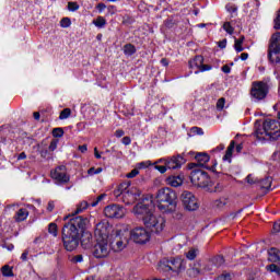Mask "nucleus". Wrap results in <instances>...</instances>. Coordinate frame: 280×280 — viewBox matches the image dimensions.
Wrapping results in <instances>:
<instances>
[{"mask_svg": "<svg viewBox=\"0 0 280 280\" xmlns=\"http://www.w3.org/2000/svg\"><path fill=\"white\" fill-rule=\"evenodd\" d=\"M266 270L268 272H276V275H278V277H280V267L278 265L271 264L266 266Z\"/></svg>", "mask_w": 280, "mask_h": 280, "instance_id": "nucleus-34", "label": "nucleus"}, {"mask_svg": "<svg viewBox=\"0 0 280 280\" xmlns=\"http://www.w3.org/2000/svg\"><path fill=\"white\" fill-rule=\"evenodd\" d=\"M126 238H121L119 232L116 233L114 240L109 244V248L114 250V253H121L126 248Z\"/></svg>", "mask_w": 280, "mask_h": 280, "instance_id": "nucleus-17", "label": "nucleus"}, {"mask_svg": "<svg viewBox=\"0 0 280 280\" xmlns=\"http://www.w3.org/2000/svg\"><path fill=\"white\" fill-rule=\"evenodd\" d=\"M130 238L136 244H145L147 242H150V232H148V230L144 228H136L131 230Z\"/></svg>", "mask_w": 280, "mask_h": 280, "instance_id": "nucleus-12", "label": "nucleus"}, {"mask_svg": "<svg viewBox=\"0 0 280 280\" xmlns=\"http://www.w3.org/2000/svg\"><path fill=\"white\" fill-rule=\"evenodd\" d=\"M184 209L186 211H196L198 209V199L191 194V191H184L180 196Z\"/></svg>", "mask_w": 280, "mask_h": 280, "instance_id": "nucleus-11", "label": "nucleus"}, {"mask_svg": "<svg viewBox=\"0 0 280 280\" xmlns=\"http://www.w3.org/2000/svg\"><path fill=\"white\" fill-rule=\"evenodd\" d=\"M48 233H50V235H54V237H58V224L50 223L48 225Z\"/></svg>", "mask_w": 280, "mask_h": 280, "instance_id": "nucleus-37", "label": "nucleus"}, {"mask_svg": "<svg viewBox=\"0 0 280 280\" xmlns=\"http://www.w3.org/2000/svg\"><path fill=\"white\" fill-rule=\"evenodd\" d=\"M84 257L82 255H77L71 259L72 264H82Z\"/></svg>", "mask_w": 280, "mask_h": 280, "instance_id": "nucleus-51", "label": "nucleus"}, {"mask_svg": "<svg viewBox=\"0 0 280 280\" xmlns=\"http://www.w3.org/2000/svg\"><path fill=\"white\" fill-rule=\"evenodd\" d=\"M144 226L159 235L165 229V219L163 217H156L154 212H151L147 218L142 219Z\"/></svg>", "mask_w": 280, "mask_h": 280, "instance_id": "nucleus-7", "label": "nucleus"}, {"mask_svg": "<svg viewBox=\"0 0 280 280\" xmlns=\"http://www.w3.org/2000/svg\"><path fill=\"white\" fill-rule=\"evenodd\" d=\"M96 10H98V12H104V10H106V5L104 4V2H100L96 5Z\"/></svg>", "mask_w": 280, "mask_h": 280, "instance_id": "nucleus-59", "label": "nucleus"}, {"mask_svg": "<svg viewBox=\"0 0 280 280\" xmlns=\"http://www.w3.org/2000/svg\"><path fill=\"white\" fill-rule=\"evenodd\" d=\"M63 136H65V129L60 127L52 129V137H55V139H60Z\"/></svg>", "mask_w": 280, "mask_h": 280, "instance_id": "nucleus-38", "label": "nucleus"}, {"mask_svg": "<svg viewBox=\"0 0 280 280\" xmlns=\"http://www.w3.org/2000/svg\"><path fill=\"white\" fill-rule=\"evenodd\" d=\"M104 214L106 218H124L126 215V209L117 203L105 207Z\"/></svg>", "mask_w": 280, "mask_h": 280, "instance_id": "nucleus-13", "label": "nucleus"}, {"mask_svg": "<svg viewBox=\"0 0 280 280\" xmlns=\"http://www.w3.org/2000/svg\"><path fill=\"white\" fill-rule=\"evenodd\" d=\"M170 270L172 272H177V275L179 272H183V270H185L186 266H185V260L180 259V258H173L170 260Z\"/></svg>", "mask_w": 280, "mask_h": 280, "instance_id": "nucleus-18", "label": "nucleus"}, {"mask_svg": "<svg viewBox=\"0 0 280 280\" xmlns=\"http://www.w3.org/2000/svg\"><path fill=\"white\" fill-rule=\"evenodd\" d=\"M212 67L210 65L201 63L199 71H211Z\"/></svg>", "mask_w": 280, "mask_h": 280, "instance_id": "nucleus-56", "label": "nucleus"}, {"mask_svg": "<svg viewBox=\"0 0 280 280\" xmlns=\"http://www.w3.org/2000/svg\"><path fill=\"white\" fill-rule=\"evenodd\" d=\"M130 182H122L117 188L120 190V192L126 194L128 189H130Z\"/></svg>", "mask_w": 280, "mask_h": 280, "instance_id": "nucleus-39", "label": "nucleus"}, {"mask_svg": "<svg viewBox=\"0 0 280 280\" xmlns=\"http://www.w3.org/2000/svg\"><path fill=\"white\" fill-rule=\"evenodd\" d=\"M210 156L207 153H197L195 155V160L197 163H189L188 170H198V167H206L207 163L210 161Z\"/></svg>", "mask_w": 280, "mask_h": 280, "instance_id": "nucleus-16", "label": "nucleus"}, {"mask_svg": "<svg viewBox=\"0 0 280 280\" xmlns=\"http://www.w3.org/2000/svg\"><path fill=\"white\" fill-rule=\"evenodd\" d=\"M63 226L61 230V242L63 248L69 253L75 250L78 246L82 248H91L93 246V234L86 230L89 226V219L84 217H69L63 218Z\"/></svg>", "mask_w": 280, "mask_h": 280, "instance_id": "nucleus-1", "label": "nucleus"}, {"mask_svg": "<svg viewBox=\"0 0 280 280\" xmlns=\"http://www.w3.org/2000/svg\"><path fill=\"white\" fill-rule=\"evenodd\" d=\"M55 208H56V205L54 203V201H49L47 206V211L51 213V211H54Z\"/></svg>", "mask_w": 280, "mask_h": 280, "instance_id": "nucleus-60", "label": "nucleus"}, {"mask_svg": "<svg viewBox=\"0 0 280 280\" xmlns=\"http://www.w3.org/2000/svg\"><path fill=\"white\" fill-rule=\"evenodd\" d=\"M186 257H187L190 261H194V259H196V257H198V249H196V248H190V249L186 253Z\"/></svg>", "mask_w": 280, "mask_h": 280, "instance_id": "nucleus-36", "label": "nucleus"}, {"mask_svg": "<svg viewBox=\"0 0 280 280\" xmlns=\"http://www.w3.org/2000/svg\"><path fill=\"white\" fill-rule=\"evenodd\" d=\"M250 95L254 100L261 102V100H266L268 95V83L264 81H255L252 84Z\"/></svg>", "mask_w": 280, "mask_h": 280, "instance_id": "nucleus-9", "label": "nucleus"}, {"mask_svg": "<svg viewBox=\"0 0 280 280\" xmlns=\"http://www.w3.org/2000/svg\"><path fill=\"white\" fill-rule=\"evenodd\" d=\"M130 194H132L133 195V202H137V200H142L141 199V190L139 189V188H137V187H131L130 188Z\"/></svg>", "mask_w": 280, "mask_h": 280, "instance_id": "nucleus-33", "label": "nucleus"}, {"mask_svg": "<svg viewBox=\"0 0 280 280\" xmlns=\"http://www.w3.org/2000/svg\"><path fill=\"white\" fill-rule=\"evenodd\" d=\"M88 208H89V202L82 201L77 207V210L72 214H68L69 220H71V218H80V215H78V213H82V211H84V209H88Z\"/></svg>", "mask_w": 280, "mask_h": 280, "instance_id": "nucleus-23", "label": "nucleus"}, {"mask_svg": "<svg viewBox=\"0 0 280 280\" xmlns=\"http://www.w3.org/2000/svg\"><path fill=\"white\" fill-rule=\"evenodd\" d=\"M66 167L63 165L58 166L54 172H51V178H54V180H57V183H59V185H67V183H69L70 177L69 175H67V173L65 172Z\"/></svg>", "mask_w": 280, "mask_h": 280, "instance_id": "nucleus-15", "label": "nucleus"}, {"mask_svg": "<svg viewBox=\"0 0 280 280\" xmlns=\"http://www.w3.org/2000/svg\"><path fill=\"white\" fill-rule=\"evenodd\" d=\"M158 202L165 203L170 208V211H176V205H178V195L174 189L166 187L158 190L155 196Z\"/></svg>", "mask_w": 280, "mask_h": 280, "instance_id": "nucleus-3", "label": "nucleus"}, {"mask_svg": "<svg viewBox=\"0 0 280 280\" xmlns=\"http://www.w3.org/2000/svg\"><path fill=\"white\" fill-rule=\"evenodd\" d=\"M244 40H245L244 36H241L238 39L235 38L234 49L235 51H237V54L244 51V48L242 47V45H244Z\"/></svg>", "mask_w": 280, "mask_h": 280, "instance_id": "nucleus-30", "label": "nucleus"}, {"mask_svg": "<svg viewBox=\"0 0 280 280\" xmlns=\"http://www.w3.org/2000/svg\"><path fill=\"white\" fill-rule=\"evenodd\" d=\"M139 174V170L138 168H133L130 173H128L126 176L128 178H135L136 176H138Z\"/></svg>", "mask_w": 280, "mask_h": 280, "instance_id": "nucleus-54", "label": "nucleus"}, {"mask_svg": "<svg viewBox=\"0 0 280 280\" xmlns=\"http://www.w3.org/2000/svg\"><path fill=\"white\" fill-rule=\"evenodd\" d=\"M68 10H70V12H75L77 10H80V5L78 2H68Z\"/></svg>", "mask_w": 280, "mask_h": 280, "instance_id": "nucleus-45", "label": "nucleus"}, {"mask_svg": "<svg viewBox=\"0 0 280 280\" xmlns=\"http://www.w3.org/2000/svg\"><path fill=\"white\" fill-rule=\"evenodd\" d=\"M225 205H226V199H223V201L222 199H219L215 201V207H218L219 209H222V207H225Z\"/></svg>", "mask_w": 280, "mask_h": 280, "instance_id": "nucleus-55", "label": "nucleus"}, {"mask_svg": "<svg viewBox=\"0 0 280 280\" xmlns=\"http://www.w3.org/2000/svg\"><path fill=\"white\" fill-rule=\"evenodd\" d=\"M203 63H205V57L200 55L196 56L194 60L189 61V66L191 69H194V67H197V69H200Z\"/></svg>", "mask_w": 280, "mask_h": 280, "instance_id": "nucleus-24", "label": "nucleus"}, {"mask_svg": "<svg viewBox=\"0 0 280 280\" xmlns=\"http://www.w3.org/2000/svg\"><path fill=\"white\" fill-rule=\"evenodd\" d=\"M213 264H211V260H209L208 264L205 265L203 267V272H211V270H213Z\"/></svg>", "mask_w": 280, "mask_h": 280, "instance_id": "nucleus-52", "label": "nucleus"}, {"mask_svg": "<svg viewBox=\"0 0 280 280\" xmlns=\"http://www.w3.org/2000/svg\"><path fill=\"white\" fill-rule=\"evenodd\" d=\"M61 27H70L71 26V19L62 18L60 21Z\"/></svg>", "mask_w": 280, "mask_h": 280, "instance_id": "nucleus-47", "label": "nucleus"}, {"mask_svg": "<svg viewBox=\"0 0 280 280\" xmlns=\"http://www.w3.org/2000/svg\"><path fill=\"white\" fill-rule=\"evenodd\" d=\"M268 60L272 65L280 62V32L271 35L268 46Z\"/></svg>", "mask_w": 280, "mask_h": 280, "instance_id": "nucleus-6", "label": "nucleus"}, {"mask_svg": "<svg viewBox=\"0 0 280 280\" xmlns=\"http://www.w3.org/2000/svg\"><path fill=\"white\" fill-rule=\"evenodd\" d=\"M273 231H275L276 233H280V223H279V222H275V223H273Z\"/></svg>", "mask_w": 280, "mask_h": 280, "instance_id": "nucleus-63", "label": "nucleus"}, {"mask_svg": "<svg viewBox=\"0 0 280 280\" xmlns=\"http://www.w3.org/2000/svg\"><path fill=\"white\" fill-rule=\"evenodd\" d=\"M190 132H191V135H199V136L205 135V131L200 127H192L190 129Z\"/></svg>", "mask_w": 280, "mask_h": 280, "instance_id": "nucleus-48", "label": "nucleus"}, {"mask_svg": "<svg viewBox=\"0 0 280 280\" xmlns=\"http://www.w3.org/2000/svg\"><path fill=\"white\" fill-rule=\"evenodd\" d=\"M200 268H202V264L200 260H197L194 262L192 267L187 270L188 277H190V279H196L200 277V275H205Z\"/></svg>", "mask_w": 280, "mask_h": 280, "instance_id": "nucleus-19", "label": "nucleus"}, {"mask_svg": "<svg viewBox=\"0 0 280 280\" xmlns=\"http://www.w3.org/2000/svg\"><path fill=\"white\" fill-rule=\"evenodd\" d=\"M154 211V202L150 198H142L135 207L133 212L138 220H144L153 213Z\"/></svg>", "mask_w": 280, "mask_h": 280, "instance_id": "nucleus-5", "label": "nucleus"}, {"mask_svg": "<svg viewBox=\"0 0 280 280\" xmlns=\"http://www.w3.org/2000/svg\"><path fill=\"white\" fill-rule=\"evenodd\" d=\"M171 265L170 259L164 258L160 261V270H163L164 272H170Z\"/></svg>", "mask_w": 280, "mask_h": 280, "instance_id": "nucleus-31", "label": "nucleus"}, {"mask_svg": "<svg viewBox=\"0 0 280 280\" xmlns=\"http://www.w3.org/2000/svg\"><path fill=\"white\" fill-rule=\"evenodd\" d=\"M71 117V108H65L60 112L59 119H69Z\"/></svg>", "mask_w": 280, "mask_h": 280, "instance_id": "nucleus-41", "label": "nucleus"}, {"mask_svg": "<svg viewBox=\"0 0 280 280\" xmlns=\"http://www.w3.org/2000/svg\"><path fill=\"white\" fill-rule=\"evenodd\" d=\"M56 148H58V139H52L48 147V150H50V152H54V150H56Z\"/></svg>", "mask_w": 280, "mask_h": 280, "instance_id": "nucleus-50", "label": "nucleus"}, {"mask_svg": "<svg viewBox=\"0 0 280 280\" xmlns=\"http://www.w3.org/2000/svg\"><path fill=\"white\" fill-rule=\"evenodd\" d=\"M126 135V132L124 131V129H118L115 132V137H117L118 139H121V137H124Z\"/></svg>", "mask_w": 280, "mask_h": 280, "instance_id": "nucleus-57", "label": "nucleus"}, {"mask_svg": "<svg viewBox=\"0 0 280 280\" xmlns=\"http://www.w3.org/2000/svg\"><path fill=\"white\" fill-rule=\"evenodd\" d=\"M218 46L220 47V49H225L226 48V39L219 42Z\"/></svg>", "mask_w": 280, "mask_h": 280, "instance_id": "nucleus-62", "label": "nucleus"}, {"mask_svg": "<svg viewBox=\"0 0 280 280\" xmlns=\"http://www.w3.org/2000/svg\"><path fill=\"white\" fill-rule=\"evenodd\" d=\"M215 280H233L231 273L223 271L220 276L215 278Z\"/></svg>", "mask_w": 280, "mask_h": 280, "instance_id": "nucleus-42", "label": "nucleus"}, {"mask_svg": "<svg viewBox=\"0 0 280 280\" xmlns=\"http://www.w3.org/2000/svg\"><path fill=\"white\" fill-rule=\"evenodd\" d=\"M27 215H30V211H27L25 208H22L15 213L14 220L15 222H25V220H27Z\"/></svg>", "mask_w": 280, "mask_h": 280, "instance_id": "nucleus-22", "label": "nucleus"}, {"mask_svg": "<svg viewBox=\"0 0 280 280\" xmlns=\"http://www.w3.org/2000/svg\"><path fill=\"white\" fill-rule=\"evenodd\" d=\"M93 24L96 27H104L106 25V19H104V16H97L96 20L93 21Z\"/></svg>", "mask_w": 280, "mask_h": 280, "instance_id": "nucleus-35", "label": "nucleus"}, {"mask_svg": "<svg viewBox=\"0 0 280 280\" xmlns=\"http://www.w3.org/2000/svg\"><path fill=\"white\" fill-rule=\"evenodd\" d=\"M183 175H171L166 180L171 187H180V185H183Z\"/></svg>", "mask_w": 280, "mask_h": 280, "instance_id": "nucleus-21", "label": "nucleus"}, {"mask_svg": "<svg viewBox=\"0 0 280 280\" xmlns=\"http://www.w3.org/2000/svg\"><path fill=\"white\" fill-rule=\"evenodd\" d=\"M110 253V245L108 240H96V244L92 248V255L96 259H104Z\"/></svg>", "mask_w": 280, "mask_h": 280, "instance_id": "nucleus-10", "label": "nucleus"}, {"mask_svg": "<svg viewBox=\"0 0 280 280\" xmlns=\"http://www.w3.org/2000/svg\"><path fill=\"white\" fill-rule=\"evenodd\" d=\"M254 135L260 141H280V125L277 120H256Z\"/></svg>", "mask_w": 280, "mask_h": 280, "instance_id": "nucleus-2", "label": "nucleus"}, {"mask_svg": "<svg viewBox=\"0 0 280 280\" xmlns=\"http://www.w3.org/2000/svg\"><path fill=\"white\" fill-rule=\"evenodd\" d=\"M121 201L125 202V205H135V198L130 192V188L122 195Z\"/></svg>", "mask_w": 280, "mask_h": 280, "instance_id": "nucleus-27", "label": "nucleus"}, {"mask_svg": "<svg viewBox=\"0 0 280 280\" xmlns=\"http://www.w3.org/2000/svg\"><path fill=\"white\" fill-rule=\"evenodd\" d=\"M221 70L223 71V73H231V67H229L228 65L223 66Z\"/></svg>", "mask_w": 280, "mask_h": 280, "instance_id": "nucleus-64", "label": "nucleus"}, {"mask_svg": "<svg viewBox=\"0 0 280 280\" xmlns=\"http://www.w3.org/2000/svg\"><path fill=\"white\" fill-rule=\"evenodd\" d=\"M259 183H260V188L266 189V194H268V191H270V188L272 187V177H266Z\"/></svg>", "mask_w": 280, "mask_h": 280, "instance_id": "nucleus-28", "label": "nucleus"}, {"mask_svg": "<svg viewBox=\"0 0 280 280\" xmlns=\"http://www.w3.org/2000/svg\"><path fill=\"white\" fill-rule=\"evenodd\" d=\"M2 275L3 277H14V272L12 271V268H10L8 265H4L2 267Z\"/></svg>", "mask_w": 280, "mask_h": 280, "instance_id": "nucleus-40", "label": "nucleus"}, {"mask_svg": "<svg viewBox=\"0 0 280 280\" xmlns=\"http://www.w3.org/2000/svg\"><path fill=\"white\" fill-rule=\"evenodd\" d=\"M190 182L196 187H209V173L202 171L201 168H195L190 173Z\"/></svg>", "mask_w": 280, "mask_h": 280, "instance_id": "nucleus-8", "label": "nucleus"}, {"mask_svg": "<svg viewBox=\"0 0 280 280\" xmlns=\"http://www.w3.org/2000/svg\"><path fill=\"white\" fill-rule=\"evenodd\" d=\"M164 25L167 27V30H174V27L178 25V22L174 20V18H168L164 21Z\"/></svg>", "mask_w": 280, "mask_h": 280, "instance_id": "nucleus-32", "label": "nucleus"}, {"mask_svg": "<svg viewBox=\"0 0 280 280\" xmlns=\"http://www.w3.org/2000/svg\"><path fill=\"white\" fill-rule=\"evenodd\" d=\"M160 163H164V165H155V170H158L160 174H165L167 170H179V167H183V165L187 163V160L183 154H177L168 159L160 160Z\"/></svg>", "mask_w": 280, "mask_h": 280, "instance_id": "nucleus-4", "label": "nucleus"}, {"mask_svg": "<svg viewBox=\"0 0 280 280\" xmlns=\"http://www.w3.org/2000/svg\"><path fill=\"white\" fill-rule=\"evenodd\" d=\"M223 30L228 33V34H233V32H235V28H233V26L231 25V22H225L223 24Z\"/></svg>", "mask_w": 280, "mask_h": 280, "instance_id": "nucleus-43", "label": "nucleus"}, {"mask_svg": "<svg viewBox=\"0 0 280 280\" xmlns=\"http://www.w3.org/2000/svg\"><path fill=\"white\" fill-rule=\"evenodd\" d=\"M114 196L118 200H121V198H124V192H121V190L119 188H117V189L114 190Z\"/></svg>", "mask_w": 280, "mask_h": 280, "instance_id": "nucleus-53", "label": "nucleus"}, {"mask_svg": "<svg viewBox=\"0 0 280 280\" xmlns=\"http://www.w3.org/2000/svg\"><path fill=\"white\" fill-rule=\"evenodd\" d=\"M124 54L126 56H135V54H137V47L132 44H126L124 46Z\"/></svg>", "mask_w": 280, "mask_h": 280, "instance_id": "nucleus-29", "label": "nucleus"}, {"mask_svg": "<svg viewBox=\"0 0 280 280\" xmlns=\"http://www.w3.org/2000/svg\"><path fill=\"white\" fill-rule=\"evenodd\" d=\"M233 150H235V141H231L223 156V161H229V163H231V159L233 156Z\"/></svg>", "mask_w": 280, "mask_h": 280, "instance_id": "nucleus-25", "label": "nucleus"}, {"mask_svg": "<svg viewBox=\"0 0 280 280\" xmlns=\"http://www.w3.org/2000/svg\"><path fill=\"white\" fill-rule=\"evenodd\" d=\"M225 261L226 260L224 259V256H222V255L214 256L210 259V264H213L215 268H220V267L224 266Z\"/></svg>", "mask_w": 280, "mask_h": 280, "instance_id": "nucleus-26", "label": "nucleus"}, {"mask_svg": "<svg viewBox=\"0 0 280 280\" xmlns=\"http://www.w3.org/2000/svg\"><path fill=\"white\" fill-rule=\"evenodd\" d=\"M121 141L124 145H130V143H132V140L128 136L124 137Z\"/></svg>", "mask_w": 280, "mask_h": 280, "instance_id": "nucleus-58", "label": "nucleus"}, {"mask_svg": "<svg viewBox=\"0 0 280 280\" xmlns=\"http://www.w3.org/2000/svg\"><path fill=\"white\" fill-rule=\"evenodd\" d=\"M103 171H104V168H102V167H98V168L91 167L88 170V174L90 176H93V174H102Z\"/></svg>", "mask_w": 280, "mask_h": 280, "instance_id": "nucleus-46", "label": "nucleus"}, {"mask_svg": "<svg viewBox=\"0 0 280 280\" xmlns=\"http://www.w3.org/2000/svg\"><path fill=\"white\" fill-rule=\"evenodd\" d=\"M268 261H271V264L280 261V250L277 247H271L268 250Z\"/></svg>", "mask_w": 280, "mask_h": 280, "instance_id": "nucleus-20", "label": "nucleus"}, {"mask_svg": "<svg viewBox=\"0 0 280 280\" xmlns=\"http://www.w3.org/2000/svg\"><path fill=\"white\" fill-rule=\"evenodd\" d=\"M108 233H110L108 221H101L95 225L94 236L96 240H108Z\"/></svg>", "mask_w": 280, "mask_h": 280, "instance_id": "nucleus-14", "label": "nucleus"}, {"mask_svg": "<svg viewBox=\"0 0 280 280\" xmlns=\"http://www.w3.org/2000/svg\"><path fill=\"white\" fill-rule=\"evenodd\" d=\"M224 104H226V98L224 97L219 98L217 102L218 110H222V108H224Z\"/></svg>", "mask_w": 280, "mask_h": 280, "instance_id": "nucleus-49", "label": "nucleus"}, {"mask_svg": "<svg viewBox=\"0 0 280 280\" xmlns=\"http://www.w3.org/2000/svg\"><path fill=\"white\" fill-rule=\"evenodd\" d=\"M104 198H106V194H102L100 195L96 200L92 201L90 205L91 207H97V205H100V202H102V200H104Z\"/></svg>", "mask_w": 280, "mask_h": 280, "instance_id": "nucleus-44", "label": "nucleus"}, {"mask_svg": "<svg viewBox=\"0 0 280 280\" xmlns=\"http://www.w3.org/2000/svg\"><path fill=\"white\" fill-rule=\"evenodd\" d=\"M246 182H247L249 185H255V183H257V180H255V179L253 178V175H248V176L246 177Z\"/></svg>", "mask_w": 280, "mask_h": 280, "instance_id": "nucleus-61", "label": "nucleus"}]
</instances>
